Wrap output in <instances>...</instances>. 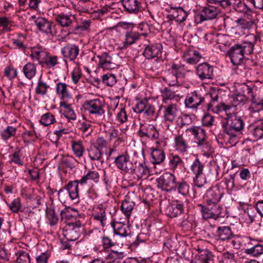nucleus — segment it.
I'll use <instances>...</instances> for the list:
<instances>
[{
	"instance_id": "obj_1",
	"label": "nucleus",
	"mask_w": 263,
	"mask_h": 263,
	"mask_svg": "<svg viewBox=\"0 0 263 263\" xmlns=\"http://www.w3.org/2000/svg\"><path fill=\"white\" fill-rule=\"evenodd\" d=\"M234 111L230 110L228 112V117L223 121L222 127L224 133L229 136L232 143L235 144L238 140V137L242 134L245 122L241 117L231 113Z\"/></svg>"
},
{
	"instance_id": "obj_2",
	"label": "nucleus",
	"mask_w": 263,
	"mask_h": 263,
	"mask_svg": "<svg viewBox=\"0 0 263 263\" xmlns=\"http://www.w3.org/2000/svg\"><path fill=\"white\" fill-rule=\"evenodd\" d=\"M223 92L222 89L212 88L210 90L209 93L205 95L206 100L211 99L210 102L205 103V106L208 110H211L216 114L223 111L226 112V114H228V112L230 110H234V108L237 104L227 105L221 102Z\"/></svg>"
},
{
	"instance_id": "obj_3",
	"label": "nucleus",
	"mask_w": 263,
	"mask_h": 263,
	"mask_svg": "<svg viewBox=\"0 0 263 263\" xmlns=\"http://www.w3.org/2000/svg\"><path fill=\"white\" fill-rule=\"evenodd\" d=\"M191 72L185 65L173 63L163 80L171 86H180L187 73Z\"/></svg>"
},
{
	"instance_id": "obj_4",
	"label": "nucleus",
	"mask_w": 263,
	"mask_h": 263,
	"mask_svg": "<svg viewBox=\"0 0 263 263\" xmlns=\"http://www.w3.org/2000/svg\"><path fill=\"white\" fill-rule=\"evenodd\" d=\"M83 107L86 113L96 117H102L105 114L104 102L99 99L86 100Z\"/></svg>"
},
{
	"instance_id": "obj_5",
	"label": "nucleus",
	"mask_w": 263,
	"mask_h": 263,
	"mask_svg": "<svg viewBox=\"0 0 263 263\" xmlns=\"http://www.w3.org/2000/svg\"><path fill=\"white\" fill-rule=\"evenodd\" d=\"M176 181V177L173 174L165 173L157 179V187L166 192L175 191Z\"/></svg>"
},
{
	"instance_id": "obj_6",
	"label": "nucleus",
	"mask_w": 263,
	"mask_h": 263,
	"mask_svg": "<svg viewBox=\"0 0 263 263\" xmlns=\"http://www.w3.org/2000/svg\"><path fill=\"white\" fill-rule=\"evenodd\" d=\"M134 110L135 112L143 113L144 115L149 118H157L158 115L156 113V108L147 99H143L139 101L136 104Z\"/></svg>"
},
{
	"instance_id": "obj_7",
	"label": "nucleus",
	"mask_w": 263,
	"mask_h": 263,
	"mask_svg": "<svg viewBox=\"0 0 263 263\" xmlns=\"http://www.w3.org/2000/svg\"><path fill=\"white\" fill-rule=\"evenodd\" d=\"M206 97L202 95L198 91H194L191 94H189L184 101L186 107L196 109L202 104L205 105Z\"/></svg>"
},
{
	"instance_id": "obj_8",
	"label": "nucleus",
	"mask_w": 263,
	"mask_h": 263,
	"mask_svg": "<svg viewBox=\"0 0 263 263\" xmlns=\"http://www.w3.org/2000/svg\"><path fill=\"white\" fill-rule=\"evenodd\" d=\"M31 18L34 21L37 29L46 35L53 36L55 32L52 30V28L55 27L52 22L48 21L44 17H37L35 15L31 16Z\"/></svg>"
},
{
	"instance_id": "obj_9",
	"label": "nucleus",
	"mask_w": 263,
	"mask_h": 263,
	"mask_svg": "<svg viewBox=\"0 0 263 263\" xmlns=\"http://www.w3.org/2000/svg\"><path fill=\"white\" fill-rule=\"evenodd\" d=\"M130 156L125 153L117 156L115 160L117 167L124 173H132L134 170V164L129 160Z\"/></svg>"
},
{
	"instance_id": "obj_10",
	"label": "nucleus",
	"mask_w": 263,
	"mask_h": 263,
	"mask_svg": "<svg viewBox=\"0 0 263 263\" xmlns=\"http://www.w3.org/2000/svg\"><path fill=\"white\" fill-rule=\"evenodd\" d=\"M224 193L223 190L218 186L210 188L203 196L204 201L208 206L217 204L222 197Z\"/></svg>"
},
{
	"instance_id": "obj_11",
	"label": "nucleus",
	"mask_w": 263,
	"mask_h": 263,
	"mask_svg": "<svg viewBox=\"0 0 263 263\" xmlns=\"http://www.w3.org/2000/svg\"><path fill=\"white\" fill-rule=\"evenodd\" d=\"M218 13V8L213 5H208L202 8V10L197 14L195 20L198 23L204 21L210 20L215 18Z\"/></svg>"
},
{
	"instance_id": "obj_12",
	"label": "nucleus",
	"mask_w": 263,
	"mask_h": 263,
	"mask_svg": "<svg viewBox=\"0 0 263 263\" xmlns=\"http://www.w3.org/2000/svg\"><path fill=\"white\" fill-rule=\"evenodd\" d=\"M169 14L167 15V21L171 23L175 20L179 23L184 22L188 16V12L181 7H175L171 6L168 10Z\"/></svg>"
},
{
	"instance_id": "obj_13",
	"label": "nucleus",
	"mask_w": 263,
	"mask_h": 263,
	"mask_svg": "<svg viewBox=\"0 0 263 263\" xmlns=\"http://www.w3.org/2000/svg\"><path fill=\"white\" fill-rule=\"evenodd\" d=\"M81 227L80 221L67 223L65 228L64 236L66 239L70 241L77 240L80 236Z\"/></svg>"
},
{
	"instance_id": "obj_14",
	"label": "nucleus",
	"mask_w": 263,
	"mask_h": 263,
	"mask_svg": "<svg viewBox=\"0 0 263 263\" xmlns=\"http://www.w3.org/2000/svg\"><path fill=\"white\" fill-rule=\"evenodd\" d=\"M91 218L92 221L97 224L99 228H103L105 227L107 217L105 209L102 204H99L93 208Z\"/></svg>"
},
{
	"instance_id": "obj_15",
	"label": "nucleus",
	"mask_w": 263,
	"mask_h": 263,
	"mask_svg": "<svg viewBox=\"0 0 263 263\" xmlns=\"http://www.w3.org/2000/svg\"><path fill=\"white\" fill-rule=\"evenodd\" d=\"M138 134L141 138L146 137L151 140L158 139L159 137V132L155 126L148 124L141 125Z\"/></svg>"
},
{
	"instance_id": "obj_16",
	"label": "nucleus",
	"mask_w": 263,
	"mask_h": 263,
	"mask_svg": "<svg viewBox=\"0 0 263 263\" xmlns=\"http://www.w3.org/2000/svg\"><path fill=\"white\" fill-rule=\"evenodd\" d=\"M196 73L201 80L213 79L214 68L208 63H202L196 67Z\"/></svg>"
},
{
	"instance_id": "obj_17",
	"label": "nucleus",
	"mask_w": 263,
	"mask_h": 263,
	"mask_svg": "<svg viewBox=\"0 0 263 263\" xmlns=\"http://www.w3.org/2000/svg\"><path fill=\"white\" fill-rule=\"evenodd\" d=\"M231 61L234 65H240L244 60V49L240 45H235L229 51Z\"/></svg>"
},
{
	"instance_id": "obj_18",
	"label": "nucleus",
	"mask_w": 263,
	"mask_h": 263,
	"mask_svg": "<svg viewBox=\"0 0 263 263\" xmlns=\"http://www.w3.org/2000/svg\"><path fill=\"white\" fill-rule=\"evenodd\" d=\"M79 52V46L73 44H68L61 49L62 54L65 61H73L77 58Z\"/></svg>"
},
{
	"instance_id": "obj_19",
	"label": "nucleus",
	"mask_w": 263,
	"mask_h": 263,
	"mask_svg": "<svg viewBox=\"0 0 263 263\" xmlns=\"http://www.w3.org/2000/svg\"><path fill=\"white\" fill-rule=\"evenodd\" d=\"M160 109H163V118L165 121L173 122L177 116L178 109L176 104L171 103L166 105H161Z\"/></svg>"
},
{
	"instance_id": "obj_20",
	"label": "nucleus",
	"mask_w": 263,
	"mask_h": 263,
	"mask_svg": "<svg viewBox=\"0 0 263 263\" xmlns=\"http://www.w3.org/2000/svg\"><path fill=\"white\" fill-rule=\"evenodd\" d=\"M111 226L115 234L121 237H126L130 233V230L128 225L124 221H120L114 219Z\"/></svg>"
},
{
	"instance_id": "obj_21",
	"label": "nucleus",
	"mask_w": 263,
	"mask_h": 263,
	"mask_svg": "<svg viewBox=\"0 0 263 263\" xmlns=\"http://www.w3.org/2000/svg\"><path fill=\"white\" fill-rule=\"evenodd\" d=\"M55 20L61 26L66 28L72 27L76 15L72 14L61 13L55 16Z\"/></svg>"
},
{
	"instance_id": "obj_22",
	"label": "nucleus",
	"mask_w": 263,
	"mask_h": 263,
	"mask_svg": "<svg viewBox=\"0 0 263 263\" xmlns=\"http://www.w3.org/2000/svg\"><path fill=\"white\" fill-rule=\"evenodd\" d=\"M234 232L230 226L218 227L216 231V237L217 240L228 242L233 236Z\"/></svg>"
},
{
	"instance_id": "obj_23",
	"label": "nucleus",
	"mask_w": 263,
	"mask_h": 263,
	"mask_svg": "<svg viewBox=\"0 0 263 263\" xmlns=\"http://www.w3.org/2000/svg\"><path fill=\"white\" fill-rule=\"evenodd\" d=\"M146 33H140L134 31H127L125 33V39L120 49H126L129 46L134 44L140 39L141 35H145Z\"/></svg>"
},
{
	"instance_id": "obj_24",
	"label": "nucleus",
	"mask_w": 263,
	"mask_h": 263,
	"mask_svg": "<svg viewBox=\"0 0 263 263\" xmlns=\"http://www.w3.org/2000/svg\"><path fill=\"white\" fill-rule=\"evenodd\" d=\"M79 180L70 181L66 186L69 194V198L76 203L79 200Z\"/></svg>"
},
{
	"instance_id": "obj_25",
	"label": "nucleus",
	"mask_w": 263,
	"mask_h": 263,
	"mask_svg": "<svg viewBox=\"0 0 263 263\" xmlns=\"http://www.w3.org/2000/svg\"><path fill=\"white\" fill-rule=\"evenodd\" d=\"M96 57L98 59V65L104 69L109 70L114 68L115 64L112 63V59L107 52L102 53L97 55Z\"/></svg>"
},
{
	"instance_id": "obj_26",
	"label": "nucleus",
	"mask_w": 263,
	"mask_h": 263,
	"mask_svg": "<svg viewBox=\"0 0 263 263\" xmlns=\"http://www.w3.org/2000/svg\"><path fill=\"white\" fill-rule=\"evenodd\" d=\"M162 52V45L160 44L151 45L145 47L143 55L147 59L157 57Z\"/></svg>"
},
{
	"instance_id": "obj_27",
	"label": "nucleus",
	"mask_w": 263,
	"mask_h": 263,
	"mask_svg": "<svg viewBox=\"0 0 263 263\" xmlns=\"http://www.w3.org/2000/svg\"><path fill=\"white\" fill-rule=\"evenodd\" d=\"M201 58L199 52L192 50L185 51L182 55L183 60L190 65H195L199 62Z\"/></svg>"
},
{
	"instance_id": "obj_28",
	"label": "nucleus",
	"mask_w": 263,
	"mask_h": 263,
	"mask_svg": "<svg viewBox=\"0 0 263 263\" xmlns=\"http://www.w3.org/2000/svg\"><path fill=\"white\" fill-rule=\"evenodd\" d=\"M230 6L237 12L243 13L249 16L253 13L252 9L241 0H230Z\"/></svg>"
},
{
	"instance_id": "obj_29",
	"label": "nucleus",
	"mask_w": 263,
	"mask_h": 263,
	"mask_svg": "<svg viewBox=\"0 0 263 263\" xmlns=\"http://www.w3.org/2000/svg\"><path fill=\"white\" fill-rule=\"evenodd\" d=\"M122 4L126 11L129 13L137 14L142 10L138 0H122Z\"/></svg>"
},
{
	"instance_id": "obj_30",
	"label": "nucleus",
	"mask_w": 263,
	"mask_h": 263,
	"mask_svg": "<svg viewBox=\"0 0 263 263\" xmlns=\"http://www.w3.org/2000/svg\"><path fill=\"white\" fill-rule=\"evenodd\" d=\"M249 131L255 140L263 138V121H261L250 125Z\"/></svg>"
},
{
	"instance_id": "obj_31",
	"label": "nucleus",
	"mask_w": 263,
	"mask_h": 263,
	"mask_svg": "<svg viewBox=\"0 0 263 263\" xmlns=\"http://www.w3.org/2000/svg\"><path fill=\"white\" fill-rule=\"evenodd\" d=\"M135 203L128 197H126L122 201L121 210L126 216V219L128 222L129 219L134 209Z\"/></svg>"
},
{
	"instance_id": "obj_32",
	"label": "nucleus",
	"mask_w": 263,
	"mask_h": 263,
	"mask_svg": "<svg viewBox=\"0 0 263 263\" xmlns=\"http://www.w3.org/2000/svg\"><path fill=\"white\" fill-rule=\"evenodd\" d=\"M175 147L176 149L181 153L187 152L189 145L186 140L182 135H176L174 137Z\"/></svg>"
},
{
	"instance_id": "obj_33",
	"label": "nucleus",
	"mask_w": 263,
	"mask_h": 263,
	"mask_svg": "<svg viewBox=\"0 0 263 263\" xmlns=\"http://www.w3.org/2000/svg\"><path fill=\"white\" fill-rule=\"evenodd\" d=\"M187 130L194 136L197 144L206 140L205 131L200 126L191 127Z\"/></svg>"
},
{
	"instance_id": "obj_34",
	"label": "nucleus",
	"mask_w": 263,
	"mask_h": 263,
	"mask_svg": "<svg viewBox=\"0 0 263 263\" xmlns=\"http://www.w3.org/2000/svg\"><path fill=\"white\" fill-rule=\"evenodd\" d=\"M47 52L42 47H34L31 48V53L30 57L32 60L37 61L38 63L41 65L47 55Z\"/></svg>"
},
{
	"instance_id": "obj_35",
	"label": "nucleus",
	"mask_w": 263,
	"mask_h": 263,
	"mask_svg": "<svg viewBox=\"0 0 263 263\" xmlns=\"http://www.w3.org/2000/svg\"><path fill=\"white\" fill-rule=\"evenodd\" d=\"M198 254L196 256L197 259L203 263H213L214 256L212 253L208 249H198Z\"/></svg>"
},
{
	"instance_id": "obj_36",
	"label": "nucleus",
	"mask_w": 263,
	"mask_h": 263,
	"mask_svg": "<svg viewBox=\"0 0 263 263\" xmlns=\"http://www.w3.org/2000/svg\"><path fill=\"white\" fill-rule=\"evenodd\" d=\"M105 259L109 262H114L118 259H122L124 257V253L120 249L114 250L110 249L107 251Z\"/></svg>"
},
{
	"instance_id": "obj_37",
	"label": "nucleus",
	"mask_w": 263,
	"mask_h": 263,
	"mask_svg": "<svg viewBox=\"0 0 263 263\" xmlns=\"http://www.w3.org/2000/svg\"><path fill=\"white\" fill-rule=\"evenodd\" d=\"M56 93L63 100L71 98L70 93L68 90V86L64 83L59 82L57 84Z\"/></svg>"
},
{
	"instance_id": "obj_38",
	"label": "nucleus",
	"mask_w": 263,
	"mask_h": 263,
	"mask_svg": "<svg viewBox=\"0 0 263 263\" xmlns=\"http://www.w3.org/2000/svg\"><path fill=\"white\" fill-rule=\"evenodd\" d=\"M60 106L64 108L63 114L69 121L76 120L77 116L72 107L71 104H67L63 101L60 102Z\"/></svg>"
},
{
	"instance_id": "obj_39",
	"label": "nucleus",
	"mask_w": 263,
	"mask_h": 263,
	"mask_svg": "<svg viewBox=\"0 0 263 263\" xmlns=\"http://www.w3.org/2000/svg\"><path fill=\"white\" fill-rule=\"evenodd\" d=\"M151 157L154 164H160L164 161L165 154L164 151L161 148H151Z\"/></svg>"
},
{
	"instance_id": "obj_40",
	"label": "nucleus",
	"mask_w": 263,
	"mask_h": 263,
	"mask_svg": "<svg viewBox=\"0 0 263 263\" xmlns=\"http://www.w3.org/2000/svg\"><path fill=\"white\" fill-rule=\"evenodd\" d=\"M22 71L25 77L31 80L36 73V66L34 63L28 62L23 66Z\"/></svg>"
},
{
	"instance_id": "obj_41",
	"label": "nucleus",
	"mask_w": 263,
	"mask_h": 263,
	"mask_svg": "<svg viewBox=\"0 0 263 263\" xmlns=\"http://www.w3.org/2000/svg\"><path fill=\"white\" fill-rule=\"evenodd\" d=\"M167 215L171 217H176L181 214L184 211V206L182 203H177L167 208Z\"/></svg>"
},
{
	"instance_id": "obj_42",
	"label": "nucleus",
	"mask_w": 263,
	"mask_h": 263,
	"mask_svg": "<svg viewBox=\"0 0 263 263\" xmlns=\"http://www.w3.org/2000/svg\"><path fill=\"white\" fill-rule=\"evenodd\" d=\"M100 175L98 172L95 171H89L86 175L82 177L79 180L81 185H83L87 183L88 180H91L96 183L99 181Z\"/></svg>"
},
{
	"instance_id": "obj_43",
	"label": "nucleus",
	"mask_w": 263,
	"mask_h": 263,
	"mask_svg": "<svg viewBox=\"0 0 263 263\" xmlns=\"http://www.w3.org/2000/svg\"><path fill=\"white\" fill-rule=\"evenodd\" d=\"M71 148L74 155L78 158L83 156L84 152V146L81 140H72L71 141Z\"/></svg>"
},
{
	"instance_id": "obj_44",
	"label": "nucleus",
	"mask_w": 263,
	"mask_h": 263,
	"mask_svg": "<svg viewBox=\"0 0 263 263\" xmlns=\"http://www.w3.org/2000/svg\"><path fill=\"white\" fill-rule=\"evenodd\" d=\"M245 91H246L248 94H251V107L254 108L255 106L258 107V110L263 109V99L258 100L252 93V89L248 85H243L242 87Z\"/></svg>"
},
{
	"instance_id": "obj_45",
	"label": "nucleus",
	"mask_w": 263,
	"mask_h": 263,
	"mask_svg": "<svg viewBox=\"0 0 263 263\" xmlns=\"http://www.w3.org/2000/svg\"><path fill=\"white\" fill-rule=\"evenodd\" d=\"M169 166L175 171L178 167H181L183 164L181 157L176 154H171L169 156Z\"/></svg>"
},
{
	"instance_id": "obj_46",
	"label": "nucleus",
	"mask_w": 263,
	"mask_h": 263,
	"mask_svg": "<svg viewBox=\"0 0 263 263\" xmlns=\"http://www.w3.org/2000/svg\"><path fill=\"white\" fill-rule=\"evenodd\" d=\"M88 155L92 160L100 161L102 163L104 161L102 152L101 151V149L96 147V146L92 145L88 149Z\"/></svg>"
},
{
	"instance_id": "obj_47",
	"label": "nucleus",
	"mask_w": 263,
	"mask_h": 263,
	"mask_svg": "<svg viewBox=\"0 0 263 263\" xmlns=\"http://www.w3.org/2000/svg\"><path fill=\"white\" fill-rule=\"evenodd\" d=\"M231 243L235 249H240L243 247L244 242L248 240V238L245 237H242L238 235L233 234V236L230 239Z\"/></svg>"
},
{
	"instance_id": "obj_48",
	"label": "nucleus",
	"mask_w": 263,
	"mask_h": 263,
	"mask_svg": "<svg viewBox=\"0 0 263 263\" xmlns=\"http://www.w3.org/2000/svg\"><path fill=\"white\" fill-rule=\"evenodd\" d=\"M58 64V57L55 55H51L47 52L42 64L41 65L45 66L48 68H51Z\"/></svg>"
},
{
	"instance_id": "obj_49",
	"label": "nucleus",
	"mask_w": 263,
	"mask_h": 263,
	"mask_svg": "<svg viewBox=\"0 0 263 263\" xmlns=\"http://www.w3.org/2000/svg\"><path fill=\"white\" fill-rule=\"evenodd\" d=\"M91 2H82L79 1L75 6V9L80 13H89L92 10V7L90 4Z\"/></svg>"
},
{
	"instance_id": "obj_50",
	"label": "nucleus",
	"mask_w": 263,
	"mask_h": 263,
	"mask_svg": "<svg viewBox=\"0 0 263 263\" xmlns=\"http://www.w3.org/2000/svg\"><path fill=\"white\" fill-rule=\"evenodd\" d=\"M17 128L12 126H8L1 133V136L3 140L7 141L10 138L15 136Z\"/></svg>"
},
{
	"instance_id": "obj_51",
	"label": "nucleus",
	"mask_w": 263,
	"mask_h": 263,
	"mask_svg": "<svg viewBox=\"0 0 263 263\" xmlns=\"http://www.w3.org/2000/svg\"><path fill=\"white\" fill-rule=\"evenodd\" d=\"M46 216L48 220V223L51 227L55 226L58 223L59 218L54 209H47L46 211Z\"/></svg>"
},
{
	"instance_id": "obj_52",
	"label": "nucleus",
	"mask_w": 263,
	"mask_h": 263,
	"mask_svg": "<svg viewBox=\"0 0 263 263\" xmlns=\"http://www.w3.org/2000/svg\"><path fill=\"white\" fill-rule=\"evenodd\" d=\"M176 190L179 194L186 196L189 193L190 185L186 181L182 180L178 183L176 182Z\"/></svg>"
},
{
	"instance_id": "obj_53",
	"label": "nucleus",
	"mask_w": 263,
	"mask_h": 263,
	"mask_svg": "<svg viewBox=\"0 0 263 263\" xmlns=\"http://www.w3.org/2000/svg\"><path fill=\"white\" fill-rule=\"evenodd\" d=\"M198 149L201 150L204 156L209 157L213 153V149L210 144L206 141L204 140L203 142L197 143Z\"/></svg>"
},
{
	"instance_id": "obj_54",
	"label": "nucleus",
	"mask_w": 263,
	"mask_h": 263,
	"mask_svg": "<svg viewBox=\"0 0 263 263\" xmlns=\"http://www.w3.org/2000/svg\"><path fill=\"white\" fill-rule=\"evenodd\" d=\"M16 263H30V257L29 253L20 250L15 253Z\"/></svg>"
},
{
	"instance_id": "obj_55",
	"label": "nucleus",
	"mask_w": 263,
	"mask_h": 263,
	"mask_svg": "<svg viewBox=\"0 0 263 263\" xmlns=\"http://www.w3.org/2000/svg\"><path fill=\"white\" fill-rule=\"evenodd\" d=\"M4 74L9 80L12 81L17 78L18 71L17 69L14 68L12 65H10L5 68Z\"/></svg>"
},
{
	"instance_id": "obj_56",
	"label": "nucleus",
	"mask_w": 263,
	"mask_h": 263,
	"mask_svg": "<svg viewBox=\"0 0 263 263\" xmlns=\"http://www.w3.org/2000/svg\"><path fill=\"white\" fill-rule=\"evenodd\" d=\"M55 122L54 116L50 112H46L43 115L40 120V122L45 126L50 125Z\"/></svg>"
},
{
	"instance_id": "obj_57",
	"label": "nucleus",
	"mask_w": 263,
	"mask_h": 263,
	"mask_svg": "<svg viewBox=\"0 0 263 263\" xmlns=\"http://www.w3.org/2000/svg\"><path fill=\"white\" fill-rule=\"evenodd\" d=\"M76 160L72 156H64L61 160V165L64 168L72 170L75 164Z\"/></svg>"
},
{
	"instance_id": "obj_58",
	"label": "nucleus",
	"mask_w": 263,
	"mask_h": 263,
	"mask_svg": "<svg viewBox=\"0 0 263 263\" xmlns=\"http://www.w3.org/2000/svg\"><path fill=\"white\" fill-rule=\"evenodd\" d=\"M101 243L102 247L104 251L107 252L109 249H111L116 246H118V243L114 242L108 236H103L101 237Z\"/></svg>"
},
{
	"instance_id": "obj_59",
	"label": "nucleus",
	"mask_w": 263,
	"mask_h": 263,
	"mask_svg": "<svg viewBox=\"0 0 263 263\" xmlns=\"http://www.w3.org/2000/svg\"><path fill=\"white\" fill-rule=\"evenodd\" d=\"M245 253L254 257H258L263 253V245H256L250 249H246Z\"/></svg>"
},
{
	"instance_id": "obj_60",
	"label": "nucleus",
	"mask_w": 263,
	"mask_h": 263,
	"mask_svg": "<svg viewBox=\"0 0 263 263\" xmlns=\"http://www.w3.org/2000/svg\"><path fill=\"white\" fill-rule=\"evenodd\" d=\"M49 88V86L46 82L40 79L37 82V87L35 88V92L37 95L44 96L46 95Z\"/></svg>"
},
{
	"instance_id": "obj_61",
	"label": "nucleus",
	"mask_w": 263,
	"mask_h": 263,
	"mask_svg": "<svg viewBox=\"0 0 263 263\" xmlns=\"http://www.w3.org/2000/svg\"><path fill=\"white\" fill-rule=\"evenodd\" d=\"M102 82L108 86H112L117 83V78L114 74L107 73L102 78Z\"/></svg>"
},
{
	"instance_id": "obj_62",
	"label": "nucleus",
	"mask_w": 263,
	"mask_h": 263,
	"mask_svg": "<svg viewBox=\"0 0 263 263\" xmlns=\"http://www.w3.org/2000/svg\"><path fill=\"white\" fill-rule=\"evenodd\" d=\"M163 103H166L167 100L174 99L176 97L175 92L171 91L168 88L165 87L161 91Z\"/></svg>"
},
{
	"instance_id": "obj_63",
	"label": "nucleus",
	"mask_w": 263,
	"mask_h": 263,
	"mask_svg": "<svg viewBox=\"0 0 263 263\" xmlns=\"http://www.w3.org/2000/svg\"><path fill=\"white\" fill-rule=\"evenodd\" d=\"M130 174H135L138 177L141 178L144 176L147 175L149 174V170L144 164L140 163L136 169L134 167L133 171Z\"/></svg>"
},
{
	"instance_id": "obj_64",
	"label": "nucleus",
	"mask_w": 263,
	"mask_h": 263,
	"mask_svg": "<svg viewBox=\"0 0 263 263\" xmlns=\"http://www.w3.org/2000/svg\"><path fill=\"white\" fill-rule=\"evenodd\" d=\"M128 115L125 107L119 108L116 114V120L120 123H124L127 121Z\"/></svg>"
}]
</instances>
